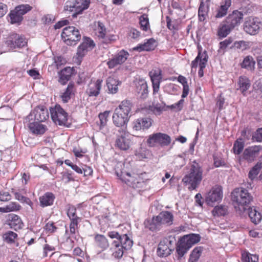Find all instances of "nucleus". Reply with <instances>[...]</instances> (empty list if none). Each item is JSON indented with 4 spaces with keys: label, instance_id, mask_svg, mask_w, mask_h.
<instances>
[{
    "label": "nucleus",
    "instance_id": "f257e3e1",
    "mask_svg": "<svg viewBox=\"0 0 262 262\" xmlns=\"http://www.w3.org/2000/svg\"><path fill=\"white\" fill-rule=\"evenodd\" d=\"M203 179V169L199 164L193 162L191 165L188 173L182 179V182L188 185V189H195L201 184Z\"/></svg>",
    "mask_w": 262,
    "mask_h": 262
},
{
    "label": "nucleus",
    "instance_id": "f03ea898",
    "mask_svg": "<svg viewBox=\"0 0 262 262\" xmlns=\"http://www.w3.org/2000/svg\"><path fill=\"white\" fill-rule=\"evenodd\" d=\"M232 199L236 211L241 213L252 201L253 197L246 189L236 188L232 193Z\"/></svg>",
    "mask_w": 262,
    "mask_h": 262
},
{
    "label": "nucleus",
    "instance_id": "7ed1b4c3",
    "mask_svg": "<svg viewBox=\"0 0 262 262\" xmlns=\"http://www.w3.org/2000/svg\"><path fill=\"white\" fill-rule=\"evenodd\" d=\"M131 104L129 101L124 100L116 108V128L126 130L128 121V114L130 111Z\"/></svg>",
    "mask_w": 262,
    "mask_h": 262
},
{
    "label": "nucleus",
    "instance_id": "20e7f679",
    "mask_svg": "<svg viewBox=\"0 0 262 262\" xmlns=\"http://www.w3.org/2000/svg\"><path fill=\"white\" fill-rule=\"evenodd\" d=\"M201 237L199 234H192L182 237L178 242L176 248L178 258L181 259L195 244L200 241Z\"/></svg>",
    "mask_w": 262,
    "mask_h": 262
},
{
    "label": "nucleus",
    "instance_id": "39448f33",
    "mask_svg": "<svg viewBox=\"0 0 262 262\" xmlns=\"http://www.w3.org/2000/svg\"><path fill=\"white\" fill-rule=\"evenodd\" d=\"M61 37L67 45L74 46L80 39L81 34L75 27L69 26L63 29Z\"/></svg>",
    "mask_w": 262,
    "mask_h": 262
},
{
    "label": "nucleus",
    "instance_id": "423d86ee",
    "mask_svg": "<svg viewBox=\"0 0 262 262\" xmlns=\"http://www.w3.org/2000/svg\"><path fill=\"white\" fill-rule=\"evenodd\" d=\"M51 117L53 121L59 125H66L67 123L68 113L58 104L50 108Z\"/></svg>",
    "mask_w": 262,
    "mask_h": 262
},
{
    "label": "nucleus",
    "instance_id": "0eeeda50",
    "mask_svg": "<svg viewBox=\"0 0 262 262\" xmlns=\"http://www.w3.org/2000/svg\"><path fill=\"white\" fill-rule=\"evenodd\" d=\"M89 4V0H75L74 3L67 2L64 10L69 12L75 11L72 15L73 17H75L84 10L88 9Z\"/></svg>",
    "mask_w": 262,
    "mask_h": 262
},
{
    "label": "nucleus",
    "instance_id": "6e6552de",
    "mask_svg": "<svg viewBox=\"0 0 262 262\" xmlns=\"http://www.w3.org/2000/svg\"><path fill=\"white\" fill-rule=\"evenodd\" d=\"M176 239L171 236L164 238L159 244L157 254L160 257H166L171 253L172 245Z\"/></svg>",
    "mask_w": 262,
    "mask_h": 262
},
{
    "label": "nucleus",
    "instance_id": "1a4fd4ad",
    "mask_svg": "<svg viewBox=\"0 0 262 262\" xmlns=\"http://www.w3.org/2000/svg\"><path fill=\"white\" fill-rule=\"evenodd\" d=\"M116 174L120 177V179L126 183L127 185L134 188H140L142 186L143 181L140 177L135 173L131 174L128 172H122L119 176L118 173Z\"/></svg>",
    "mask_w": 262,
    "mask_h": 262
},
{
    "label": "nucleus",
    "instance_id": "9d476101",
    "mask_svg": "<svg viewBox=\"0 0 262 262\" xmlns=\"http://www.w3.org/2000/svg\"><path fill=\"white\" fill-rule=\"evenodd\" d=\"M27 44L26 38L16 33L10 34L6 39L5 45L10 49L21 48Z\"/></svg>",
    "mask_w": 262,
    "mask_h": 262
},
{
    "label": "nucleus",
    "instance_id": "9b49d317",
    "mask_svg": "<svg viewBox=\"0 0 262 262\" xmlns=\"http://www.w3.org/2000/svg\"><path fill=\"white\" fill-rule=\"evenodd\" d=\"M170 137L166 134L158 133L149 136L147 143L151 147L155 146L157 144L161 146H166L170 144Z\"/></svg>",
    "mask_w": 262,
    "mask_h": 262
},
{
    "label": "nucleus",
    "instance_id": "f8f14e48",
    "mask_svg": "<svg viewBox=\"0 0 262 262\" xmlns=\"http://www.w3.org/2000/svg\"><path fill=\"white\" fill-rule=\"evenodd\" d=\"M222 197L223 191L222 187L220 186H215L206 194L205 201L208 205L213 206L214 203L220 201Z\"/></svg>",
    "mask_w": 262,
    "mask_h": 262
},
{
    "label": "nucleus",
    "instance_id": "ddd939ff",
    "mask_svg": "<svg viewBox=\"0 0 262 262\" xmlns=\"http://www.w3.org/2000/svg\"><path fill=\"white\" fill-rule=\"evenodd\" d=\"M132 244V242L126 235V239L123 235L119 236L116 238V257H121L123 254V249L129 248Z\"/></svg>",
    "mask_w": 262,
    "mask_h": 262
},
{
    "label": "nucleus",
    "instance_id": "4468645a",
    "mask_svg": "<svg viewBox=\"0 0 262 262\" xmlns=\"http://www.w3.org/2000/svg\"><path fill=\"white\" fill-rule=\"evenodd\" d=\"M116 131L118 132L117 139L116 140V145L121 150H127L130 145L129 135L126 130H121L117 129Z\"/></svg>",
    "mask_w": 262,
    "mask_h": 262
},
{
    "label": "nucleus",
    "instance_id": "2eb2a0df",
    "mask_svg": "<svg viewBox=\"0 0 262 262\" xmlns=\"http://www.w3.org/2000/svg\"><path fill=\"white\" fill-rule=\"evenodd\" d=\"M208 60V55L206 51L203 53L200 50L198 56L191 62L192 68H196L198 67L199 62L200 70L198 72V75L200 77H202L204 75L203 69L206 67V63Z\"/></svg>",
    "mask_w": 262,
    "mask_h": 262
},
{
    "label": "nucleus",
    "instance_id": "dca6fc26",
    "mask_svg": "<svg viewBox=\"0 0 262 262\" xmlns=\"http://www.w3.org/2000/svg\"><path fill=\"white\" fill-rule=\"evenodd\" d=\"M95 47V43L90 38L84 37L82 43L79 46L77 55L78 60L82 59L86 53Z\"/></svg>",
    "mask_w": 262,
    "mask_h": 262
},
{
    "label": "nucleus",
    "instance_id": "f3484780",
    "mask_svg": "<svg viewBox=\"0 0 262 262\" xmlns=\"http://www.w3.org/2000/svg\"><path fill=\"white\" fill-rule=\"evenodd\" d=\"M262 150V146L253 145L246 148L243 154V159L248 162L254 161Z\"/></svg>",
    "mask_w": 262,
    "mask_h": 262
},
{
    "label": "nucleus",
    "instance_id": "a211bd4d",
    "mask_svg": "<svg viewBox=\"0 0 262 262\" xmlns=\"http://www.w3.org/2000/svg\"><path fill=\"white\" fill-rule=\"evenodd\" d=\"M261 23L257 18H249L244 23V29L247 33L255 35L258 32Z\"/></svg>",
    "mask_w": 262,
    "mask_h": 262
},
{
    "label": "nucleus",
    "instance_id": "6ab92c4d",
    "mask_svg": "<svg viewBox=\"0 0 262 262\" xmlns=\"http://www.w3.org/2000/svg\"><path fill=\"white\" fill-rule=\"evenodd\" d=\"M34 116L35 120L42 122L46 120L49 116L48 110L43 106L36 107L34 111L27 117V119H32Z\"/></svg>",
    "mask_w": 262,
    "mask_h": 262
},
{
    "label": "nucleus",
    "instance_id": "aec40b11",
    "mask_svg": "<svg viewBox=\"0 0 262 262\" xmlns=\"http://www.w3.org/2000/svg\"><path fill=\"white\" fill-rule=\"evenodd\" d=\"M243 13L235 10L230 14L224 20L232 29L239 26L243 19Z\"/></svg>",
    "mask_w": 262,
    "mask_h": 262
},
{
    "label": "nucleus",
    "instance_id": "412c9836",
    "mask_svg": "<svg viewBox=\"0 0 262 262\" xmlns=\"http://www.w3.org/2000/svg\"><path fill=\"white\" fill-rule=\"evenodd\" d=\"M152 122V121L150 118H140L133 122V128L136 130L147 129L151 126Z\"/></svg>",
    "mask_w": 262,
    "mask_h": 262
},
{
    "label": "nucleus",
    "instance_id": "4be33fe9",
    "mask_svg": "<svg viewBox=\"0 0 262 262\" xmlns=\"http://www.w3.org/2000/svg\"><path fill=\"white\" fill-rule=\"evenodd\" d=\"M6 224L15 230L20 229L24 226L21 219L14 214H9L7 216Z\"/></svg>",
    "mask_w": 262,
    "mask_h": 262
},
{
    "label": "nucleus",
    "instance_id": "5701e85b",
    "mask_svg": "<svg viewBox=\"0 0 262 262\" xmlns=\"http://www.w3.org/2000/svg\"><path fill=\"white\" fill-rule=\"evenodd\" d=\"M135 91L140 95L139 97L142 99H146L148 94V86L146 82L144 79H139L135 82Z\"/></svg>",
    "mask_w": 262,
    "mask_h": 262
},
{
    "label": "nucleus",
    "instance_id": "b1692460",
    "mask_svg": "<svg viewBox=\"0 0 262 262\" xmlns=\"http://www.w3.org/2000/svg\"><path fill=\"white\" fill-rule=\"evenodd\" d=\"M145 228L151 231H157L164 227L158 216H154L151 220H147L144 222Z\"/></svg>",
    "mask_w": 262,
    "mask_h": 262
},
{
    "label": "nucleus",
    "instance_id": "393cba45",
    "mask_svg": "<svg viewBox=\"0 0 262 262\" xmlns=\"http://www.w3.org/2000/svg\"><path fill=\"white\" fill-rule=\"evenodd\" d=\"M102 80L99 79L95 81H91L88 85L86 93L89 96H97L101 89Z\"/></svg>",
    "mask_w": 262,
    "mask_h": 262
},
{
    "label": "nucleus",
    "instance_id": "a878e982",
    "mask_svg": "<svg viewBox=\"0 0 262 262\" xmlns=\"http://www.w3.org/2000/svg\"><path fill=\"white\" fill-rule=\"evenodd\" d=\"M157 46V42L155 39L151 38L147 39L144 43L139 44L133 48L134 51L141 52L143 51H149L153 50Z\"/></svg>",
    "mask_w": 262,
    "mask_h": 262
},
{
    "label": "nucleus",
    "instance_id": "bb28decb",
    "mask_svg": "<svg viewBox=\"0 0 262 262\" xmlns=\"http://www.w3.org/2000/svg\"><path fill=\"white\" fill-rule=\"evenodd\" d=\"M55 199V196L53 193L47 192L39 197L40 206L43 208L52 206L54 203Z\"/></svg>",
    "mask_w": 262,
    "mask_h": 262
},
{
    "label": "nucleus",
    "instance_id": "cd10ccee",
    "mask_svg": "<svg viewBox=\"0 0 262 262\" xmlns=\"http://www.w3.org/2000/svg\"><path fill=\"white\" fill-rule=\"evenodd\" d=\"M157 216L164 227L169 226L173 224V215L169 211H162Z\"/></svg>",
    "mask_w": 262,
    "mask_h": 262
},
{
    "label": "nucleus",
    "instance_id": "c85d7f7f",
    "mask_svg": "<svg viewBox=\"0 0 262 262\" xmlns=\"http://www.w3.org/2000/svg\"><path fill=\"white\" fill-rule=\"evenodd\" d=\"M28 127L33 134L36 135H43L47 130V127L46 125L38 122L30 123L28 124Z\"/></svg>",
    "mask_w": 262,
    "mask_h": 262
},
{
    "label": "nucleus",
    "instance_id": "c756f323",
    "mask_svg": "<svg viewBox=\"0 0 262 262\" xmlns=\"http://www.w3.org/2000/svg\"><path fill=\"white\" fill-rule=\"evenodd\" d=\"M93 33L99 38H103L106 35V28L102 23L95 21L93 25Z\"/></svg>",
    "mask_w": 262,
    "mask_h": 262
},
{
    "label": "nucleus",
    "instance_id": "7c9ffc66",
    "mask_svg": "<svg viewBox=\"0 0 262 262\" xmlns=\"http://www.w3.org/2000/svg\"><path fill=\"white\" fill-rule=\"evenodd\" d=\"M75 89L73 83H69L66 90L61 94L60 98L63 103H67L74 95Z\"/></svg>",
    "mask_w": 262,
    "mask_h": 262
},
{
    "label": "nucleus",
    "instance_id": "2f4dec72",
    "mask_svg": "<svg viewBox=\"0 0 262 262\" xmlns=\"http://www.w3.org/2000/svg\"><path fill=\"white\" fill-rule=\"evenodd\" d=\"M232 30L225 21H223L219 26L217 35L220 38L226 37Z\"/></svg>",
    "mask_w": 262,
    "mask_h": 262
},
{
    "label": "nucleus",
    "instance_id": "473e14b6",
    "mask_svg": "<svg viewBox=\"0 0 262 262\" xmlns=\"http://www.w3.org/2000/svg\"><path fill=\"white\" fill-rule=\"evenodd\" d=\"M73 72V69L70 67L65 68L59 73V82L62 84H65L69 80Z\"/></svg>",
    "mask_w": 262,
    "mask_h": 262
},
{
    "label": "nucleus",
    "instance_id": "72a5a7b5",
    "mask_svg": "<svg viewBox=\"0 0 262 262\" xmlns=\"http://www.w3.org/2000/svg\"><path fill=\"white\" fill-rule=\"evenodd\" d=\"M238 89L245 95V92L249 89L251 85L250 80L245 76H240L238 81Z\"/></svg>",
    "mask_w": 262,
    "mask_h": 262
},
{
    "label": "nucleus",
    "instance_id": "f704fd0d",
    "mask_svg": "<svg viewBox=\"0 0 262 262\" xmlns=\"http://www.w3.org/2000/svg\"><path fill=\"white\" fill-rule=\"evenodd\" d=\"M231 5V0H225L221 3L220 7L217 11L216 18H222L225 16Z\"/></svg>",
    "mask_w": 262,
    "mask_h": 262
},
{
    "label": "nucleus",
    "instance_id": "c9c22d12",
    "mask_svg": "<svg viewBox=\"0 0 262 262\" xmlns=\"http://www.w3.org/2000/svg\"><path fill=\"white\" fill-rule=\"evenodd\" d=\"M248 214L251 222L254 224H257L261 219L260 213L258 212L255 208H250L248 209Z\"/></svg>",
    "mask_w": 262,
    "mask_h": 262
},
{
    "label": "nucleus",
    "instance_id": "e433bc0d",
    "mask_svg": "<svg viewBox=\"0 0 262 262\" xmlns=\"http://www.w3.org/2000/svg\"><path fill=\"white\" fill-rule=\"evenodd\" d=\"M149 76L152 83L161 82L162 79L161 70L159 69H154L149 72Z\"/></svg>",
    "mask_w": 262,
    "mask_h": 262
},
{
    "label": "nucleus",
    "instance_id": "4c0bfd02",
    "mask_svg": "<svg viewBox=\"0 0 262 262\" xmlns=\"http://www.w3.org/2000/svg\"><path fill=\"white\" fill-rule=\"evenodd\" d=\"M255 62L253 60L252 56H247L244 58L243 62L241 63V66L243 68L248 70H252L254 68Z\"/></svg>",
    "mask_w": 262,
    "mask_h": 262
},
{
    "label": "nucleus",
    "instance_id": "58836bf2",
    "mask_svg": "<svg viewBox=\"0 0 262 262\" xmlns=\"http://www.w3.org/2000/svg\"><path fill=\"white\" fill-rule=\"evenodd\" d=\"M95 239L96 245L102 249H105L108 247L107 239L104 235L97 234L96 235Z\"/></svg>",
    "mask_w": 262,
    "mask_h": 262
},
{
    "label": "nucleus",
    "instance_id": "ea45409f",
    "mask_svg": "<svg viewBox=\"0 0 262 262\" xmlns=\"http://www.w3.org/2000/svg\"><path fill=\"white\" fill-rule=\"evenodd\" d=\"M245 146V142L243 138H238L234 143L233 147V152L236 155H239L243 150Z\"/></svg>",
    "mask_w": 262,
    "mask_h": 262
},
{
    "label": "nucleus",
    "instance_id": "a19ab883",
    "mask_svg": "<svg viewBox=\"0 0 262 262\" xmlns=\"http://www.w3.org/2000/svg\"><path fill=\"white\" fill-rule=\"evenodd\" d=\"M242 262H258V257L255 254L244 251L242 254Z\"/></svg>",
    "mask_w": 262,
    "mask_h": 262
},
{
    "label": "nucleus",
    "instance_id": "79ce46f5",
    "mask_svg": "<svg viewBox=\"0 0 262 262\" xmlns=\"http://www.w3.org/2000/svg\"><path fill=\"white\" fill-rule=\"evenodd\" d=\"M128 227L127 225L121 224L119 225L117 227V231H116V238L118 236L123 235V237L126 239V235L128 233Z\"/></svg>",
    "mask_w": 262,
    "mask_h": 262
},
{
    "label": "nucleus",
    "instance_id": "37998d69",
    "mask_svg": "<svg viewBox=\"0 0 262 262\" xmlns=\"http://www.w3.org/2000/svg\"><path fill=\"white\" fill-rule=\"evenodd\" d=\"M262 168V163H257L250 170L248 176L249 178L252 181L258 174L260 170Z\"/></svg>",
    "mask_w": 262,
    "mask_h": 262
},
{
    "label": "nucleus",
    "instance_id": "c03bdc74",
    "mask_svg": "<svg viewBox=\"0 0 262 262\" xmlns=\"http://www.w3.org/2000/svg\"><path fill=\"white\" fill-rule=\"evenodd\" d=\"M9 16L11 24L20 23L23 19V17L18 13L15 8L11 11Z\"/></svg>",
    "mask_w": 262,
    "mask_h": 262
},
{
    "label": "nucleus",
    "instance_id": "a18cd8bd",
    "mask_svg": "<svg viewBox=\"0 0 262 262\" xmlns=\"http://www.w3.org/2000/svg\"><path fill=\"white\" fill-rule=\"evenodd\" d=\"M227 207L225 205L215 206L212 211L214 216H224L227 213Z\"/></svg>",
    "mask_w": 262,
    "mask_h": 262
},
{
    "label": "nucleus",
    "instance_id": "49530a36",
    "mask_svg": "<svg viewBox=\"0 0 262 262\" xmlns=\"http://www.w3.org/2000/svg\"><path fill=\"white\" fill-rule=\"evenodd\" d=\"M17 237V234L12 231H7L3 235L4 240L7 243L10 244L14 243Z\"/></svg>",
    "mask_w": 262,
    "mask_h": 262
},
{
    "label": "nucleus",
    "instance_id": "de8ad7c7",
    "mask_svg": "<svg viewBox=\"0 0 262 262\" xmlns=\"http://www.w3.org/2000/svg\"><path fill=\"white\" fill-rule=\"evenodd\" d=\"M202 249L200 247L195 248L191 252L188 262H197L201 256Z\"/></svg>",
    "mask_w": 262,
    "mask_h": 262
},
{
    "label": "nucleus",
    "instance_id": "09e8293b",
    "mask_svg": "<svg viewBox=\"0 0 262 262\" xmlns=\"http://www.w3.org/2000/svg\"><path fill=\"white\" fill-rule=\"evenodd\" d=\"M141 28L145 31L149 29V23L148 15L144 14L139 17Z\"/></svg>",
    "mask_w": 262,
    "mask_h": 262
},
{
    "label": "nucleus",
    "instance_id": "8fccbe9b",
    "mask_svg": "<svg viewBox=\"0 0 262 262\" xmlns=\"http://www.w3.org/2000/svg\"><path fill=\"white\" fill-rule=\"evenodd\" d=\"M148 110L156 115H159L164 111V106L158 103L152 104L148 106Z\"/></svg>",
    "mask_w": 262,
    "mask_h": 262
},
{
    "label": "nucleus",
    "instance_id": "3c124183",
    "mask_svg": "<svg viewBox=\"0 0 262 262\" xmlns=\"http://www.w3.org/2000/svg\"><path fill=\"white\" fill-rule=\"evenodd\" d=\"M128 53L124 50L120 51L117 55H116V65L117 64H121L125 62L127 58Z\"/></svg>",
    "mask_w": 262,
    "mask_h": 262
},
{
    "label": "nucleus",
    "instance_id": "603ef678",
    "mask_svg": "<svg viewBox=\"0 0 262 262\" xmlns=\"http://www.w3.org/2000/svg\"><path fill=\"white\" fill-rule=\"evenodd\" d=\"M207 8L203 2H201L198 10V16L200 21H204L207 15Z\"/></svg>",
    "mask_w": 262,
    "mask_h": 262
},
{
    "label": "nucleus",
    "instance_id": "864d4df0",
    "mask_svg": "<svg viewBox=\"0 0 262 262\" xmlns=\"http://www.w3.org/2000/svg\"><path fill=\"white\" fill-rule=\"evenodd\" d=\"M115 77L114 74L109 76L106 79V86L108 93L114 94L115 91Z\"/></svg>",
    "mask_w": 262,
    "mask_h": 262
},
{
    "label": "nucleus",
    "instance_id": "5fc2aeb1",
    "mask_svg": "<svg viewBox=\"0 0 262 262\" xmlns=\"http://www.w3.org/2000/svg\"><path fill=\"white\" fill-rule=\"evenodd\" d=\"M18 13L22 16L32 9V7L28 4L20 5L15 8Z\"/></svg>",
    "mask_w": 262,
    "mask_h": 262
},
{
    "label": "nucleus",
    "instance_id": "6e6d98bb",
    "mask_svg": "<svg viewBox=\"0 0 262 262\" xmlns=\"http://www.w3.org/2000/svg\"><path fill=\"white\" fill-rule=\"evenodd\" d=\"M234 47L241 51H244L250 47V42L244 40L237 41L234 43Z\"/></svg>",
    "mask_w": 262,
    "mask_h": 262
},
{
    "label": "nucleus",
    "instance_id": "4d7b16f0",
    "mask_svg": "<svg viewBox=\"0 0 262 262\" xmlns=\"http://www.w3.org/2000/svg\"><path fill=\"white\" fill-rule=\"evenodd\" d=\"M20 208V206L19 204L15 202H11L3 209L4 211L9 212L19 210Z\"/></svg>",
    "mask_w": 262,
    "mask_h": 262
},
{
    "label": "nucleus",
    "instance_id": "13d9d810",
    "mask_svg": "<svg viewBox=\"0 0 262 262\" xmlns=\"http://www.w3.org/2000/svg\"><path fill=\"white\" fill-rule=\"evenodd\" d=\"M252 141L257 142H262V128H258L256 131L253 133Z\"/></svg>",
    "mask_w": 262,
    "mask_h": 262
},
{
    "label": "nucleus",
    "instance_id": "bf43d9fd",
    "mask_svg": "<svg viewBox=\"0 0 262 262\" xmlns=\"http://www.w3.org/2000/svg\"><path fill=\"white\" fill-rule=\"evenodd\" d=\"M241 135L243 138V140L244 139L245 141L252 140L253 133L250 129L246 128L242 132Z\"/></svg>",
    "mask_w": 262,
    "mask_h": 262
},
{
    "label": "nucleus",
    "instance_id": "052dcab7",
    "mask_svg": "<svg viewBox=\"0 0 262 262\" xmlns=\"http://www.w3.org/2000/svg\"><path fill=\"white\" fill-rule=\"evenodd\" d=\"M71 223L70 224V231L71 234H75L76 232V229L77 227L79 222L80 221V218L72 219L70 220Z\"/></svg>",
    "mask_w": 262,
    "mask_h": 262
},
{
    "label": "nucleus",
    "instance_id": "680f3d73",
    "mask_svg": "<svg viewBox=\"0 0 262 262\" xmlns=\"http://www.w3.org/2000/svg\"><path fill=\"white\" fill-rule=\"evenodd\" d=\"M128 34L131 38L136 40H138L141 36L140 32L135 28H131Z\"/></svg>",
    "mask_w": 262,
    "mask_h": 262
},
{
    "label": "nucleus",
    "instance_id": "e2e57ef3",
    "mask_svg": "<svg viewBox=\"0 0 262 262\" xmlns=\"http://www.w3.org/2000/svg\"><path fill=\"white\" fill-rule=\"evenodd\" d=\"M62 179L66 183L74 181V179L72 176V172L70 171H66L63 172L62 173Z\"/></svg>",
    "mask_w": 262,
    "mask_h": 262
},
{
    "label": "nucleus",
    "instance_id": "0e129e2a",
    "mask_svg": "<svg viewBox=\"0 0 262 262\" xmlns=\"http://www.w3.org/2000/svg\"><path fill=\"white\" fill-rule=\"evenodd\" d=\"M76 209L74 206L69 207L67 211V215L70 220L72 219L79 218L76 215Z\"/></svg>",
    "mask_w": 262,
    "mask_h": 262
},
{
    "label": "nucleus",
    "instance_id": "69168bd1",
    "mask_svg": "<svg viewBox=\"0 0 262 262\" xmlns=\"http://www.w3.org/2000/svg\"><path fill=\"white\" fill-rule=\"evenodd\" d=\"M232 42V40L231 38H228L225 40L220 42V49L224 50L230 45Z\"/></svg>",
    "mask_w": 262,
    "mask_h": 262
},
{
    "label": "nucleus",
    "instance_id": "338daca9",
    "mask_svg": "<svg viewBox=\"0 0 262 262\" xmlns=\"http://www.w3.org/2000/svg\"><path fill=\"white\" fill-rule=\"evenodd\" d=\"M73 151L74 154V155L76 157L81 158L83 156V154L86 152L85 150H82V149L78 147H74L73 149Z\"/></svg>",
    "mask_w": 262,
    "mask_h": 262
},
{
    "label": "nucleus",
    "instance_id": "774afa93",
    "mask_svg": "<svg viewBox=\"0 0 262 262\" xmlns=\"http://www.w3.org/2000/svg\"><path fill=\"white\" fill-rule=\"evenodd\" d=\"M45 229L50 233H53L55 231L57 228L54 226L53 222H49L45 226Z\"/></svg>",
    "mask_w": 262,
    "mask_h": 262
}]
</instances>
